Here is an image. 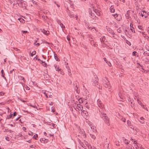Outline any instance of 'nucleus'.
Wrapping results in <instances>:
<instances>
[{
	"instance_id": "37",
	"label": "nucleus",
	"mask_w": 149,
	"mask_h": 149,
	"mask_svg": "<svg viewBox=\"0 0 149 149\" xmlns=\"http://www.w3.org/2000/svg\"><path fill=\"white\" fill-rule=\"evenodd\" d=\"M79 102L80 103H82L83 102V101L82 99L81 98H80L78 100Z\"/></svg>"
},
{
	"instance_id": "53",
	"label": "nucleus",
	"mask_w": 149,
	"mask_h": 149,
	"mask_svg": "<svg viewBox=\"0 0 149 149\" xmlns=\"http://www.w3.org/2000/svg\"><path fill=\"white\" fill-rule=\"evenodd\" d=\"M97 104H99V103H101V101L99 100H98L97 101Z\"/></svg>"
},
{
	"instance_id": "4",
	"label": "nucleus",
	"mask_w": 149,
	"mask_h": 149,
	"mask_svg": "<svg viewBox=\"0 0 149 149\" xmlns=\"http://www.w3.org/2000/svg\"><path fill=\"white\" fill-rule=\"evenodd\" d=\"M127 124L128 126L132 129H134V127L133 126V125L132 123L129 120L127 121Z\"/></svg>"
},
{
	"instance_id": "61",
	"label": "nucleus",
	"mask_w": 149,
	"mask_h": 149,
	"mask_svg": "<svg viewBox=\"0 0 149 149\" xmlns=\"http://www.w3.org/2000/svg\"><path fill=\"white\" fill-rule=\"evenodd\" d=\"M119 0L121 1H122L123 3H124L125 2V0Z\"/></svg>"
},
{
	"instance_id": "26",
	"label": "nucleus",
	"mask_w": 149,
	"mask_h": 149,
	"mask_svg": "<svg viewBox=\"0 0 149 149\" xmlns=\"http://www.w3.org/2000/svg\"><path fill=\"white\" fill-rule=\"evenodd\" d=\"M137 101L138 103H139V105H141V106H142L143 105V104L141 102V101H140L139 100V99H137Z\"/></svg>"
},
{
	"instance_id": "18",
	"label": "nucleus",
	"mask_w": 149,
	"mask_h": 149,
	"mask_svg": "<svg viewBox=\"0 0 149 149\" xmlns=\"http://www.w3.org/2000/svg\"><path fill=\"white\" fill-rule=\"evenodd\" d=\"M143 54L145 56H149V52H144Z\"/></svg>"
},
{
	"instance_id": "15",
	"label": "nucleus",
	"mask_w": 149,
	"mask_h": 149,
	"mask_svg": "<svg viewBox=\"0 0 149 149\" xmlns=\"http://www.w3.org/2000/svg\"><path fill=\"white\" fill-rule=\"evenodd\" d=\"M98 106L100 108V109L104 108V105L101 103H99L98 104Z\"/></svg>"
},
{
	"instance_id": "10",
	"label": "nucleus",
	"mask_w": 149,
	"mask_h": 149,
	"mask_svg": "<svg viewBox=\"0 0 149 149\" xmlns=\"http://www.w3.org/2000/svg\"><path fill=\"white\" fill-rule=\"evenodd\" d=\"M89 40L91 41V43L92 45H93L95 47H97V45L96 44H95V42H94V41L93 40H91L90 39H89Z\"/></svg>"
},
{
	"instance_id": "2",
	"label": "nucleus",
	"mask_w": 149,
	"mask_h": 149,
	"mask_svg": "<svg viewBox=\"0 0 149 149\" xmlns=\"http://www.w3.org/2000/svg\"><path fill=\"white\" fill-rule=\"evenodd\" d=\"M99 112L100 113V116L101 118H102V115H105V113H104L105 111V109L104 108L100 109H99Z\"/></svg>"
},
{
	"instance_id": "32",
	"label": "nucleus",
	"mask_w": 149,
	"mask_h": 149,
	"mask_svg": "<svg viewBox=\"0 0 149 149\" xmlns=\"http://www.w3.org/2000/svg\"><path fill=\"white\" fill-rule=\"evenodd\" d=\"M137 52L135 51H134L132 52V55L134 56H136L137 55Z\"/></svg>"
},
{
	"instance_id": "24",
	"label": "nucleus",
	"mask_w": 149,
	"mask_h": 149,
	"mask_svg": "<svg viewBox=\"0 0 149 149\" xmlns=\"http://www.w3.org/2000/svg\"><path fill=\"white\" fill-rule=\"evenodd\" d=\"M110 10L111 12L114 13L115 11V9L113 8L112 6H111L110 8Z\"/></svg>"
},
{
	"instance_id": "14",
	"label": "nucleus",
	"mask_w": 149,
	"mask_h": 149,
	"mask_svg": "<svg viewBox=\"0 0 149 149\" xmlns=\"http://www.w3.org/2000/svg\"><path fill=\"white\" fill-rule=\"evenodd\" d=\"M142 12L143 13V14L144 15V17H145V18H146L147 17H148L147 12H146L144 11H142Z\"/></svg>"
},
{
	"instance_id": "51",
	"label": "nucleus",
	"mask_w": 149,
	"mask_h": 149,
	"mask_svg": "<svg viewBox=\"0 0 149 149\" xmlns=\"http://www.w3.org/2000/svg\"><path fill=\"white\" fill-rule=\"evenodd\" d=\"M142 107L143 108L145 109H146L147 111H148V109L147 108H146L145 107L144 105H143Z\"/></svg>"
},
{
	"instance_id": "6",
	"label": "nucleus",
	"mask_w": 149,
	"mask_h": 149,
	"mask_svg": "<svg viewBox=\"0 0 149 149\" xmlns=\"http://www.w3.org/2000/svg\"><path fill=\"white\" fill-rule=\"evenodd\" d=\"M76 109H78L79 110H81V111L83 110V106H81V105L80 104H78L77 105V106L76 108Z\"/></svg>"
},
{
	"instance_id": "33",
	"label": "nucleus",
	"mask_w": 149,
	"mask_h": 149,
	"mask_svg": "<svg viewBox=\"0 0 149 149\" xmlns=\"http://www.w3.org/2000/svg\"><path fill=\"white\" fill-rule=\"evenodd\" d=\"M130 29L131 30L132 32H134V33L135 32V31H134V29L133 27H132L131 28H130Z\"/></svg>"
},
{
	"instance_id": "62",
	"label": "nucleus",
	"mask_w": 149,
	"mask_h": 149,
	"mask_svg": "<svg viewBox=\"0 0 149 149\" xmlns=\"http://www.w3.org/2000/svg\"><path fill=\"white\" fill-rule=\"evenodd\" d=\"M56 70L57 71H59L60 70V69H59L58 68H57V69L56 68Z\"/></svg>"
},
{
	"instance_id": "47",
	"label": "nucleus",
	"mask_w": 149,
	"mask_h": 149,
	"mask_svg": "<svg viewBox=\"0 0 149 149\" xmlns=\"http://www.w3.org/2000/svg\"><path fill=\"white\" fill-rule=\"evenodd\" d=\"M68 74L69 76H70L72 75L71 72L69 70L68 71Z\"/></svg>"
},
{
	"instance_id": "60",
	"label": "nucleus",
	"mask_w": 149,
	"mask_h": 149,
	"mask_svg": "<svg viewBox=\"0 0 149 149\" xmlns=\"http://www.w3.org/2000/svg\"><path fill=\"white\" fill-rule=\"evenodd\" d=\"M136 143H136V141H134V144H135V145L136 144Z\"/></svg>"
},
{
	"instance_id": "3",
	"label": "nucleus",
	"mask_w": 149,
	"mask_h": 149,
	"mask_svg": "<svg viewBox=\"0 0 149 149\" xmlns=\"http://www.w3.org/2000/svg\"><path fill=\"white\" fill-rule=\"evenodd\" d=\"M134 146L136 149H144L142 147L141 145L139 143H136V144L134 145Z\"/></svg>"
},
{
	"instance_id": "22",
	"label": "nucleus",
	"mask_w": 149,
	"mask_h": 149,
	"mask_svg": "<svg viewBox=\"0 0 149 149\" xmlns=\"http://www.w3.org/2000/svg\"><path fill=\"white\" fill-rule=\"evenodd\" d=\"M103 118H102L104 120V121L105 119H107V118H108L107 116H106V114L105 113V115H102Z\"/></svg>"
},
{
	"instance_id": "49",
	"label": "nucleus",
	"mask_w": 149,
	"mask_h": 149,
	"mask_svg": "<svg viewBox=\"0 0 149 149\" xmlns=\"http://www.w3.org/2000/svg\"><path fill=\"white\" fill-rule=\"evenodd\" d=\"M107 63H107L108 64L109 66H111V63L109 62V61L107 62Z\"/></svg>"
},
{
	"instance_id": "43",
	"label": "nucleus",
	"mask_w": 149,
	"mask_h": 149,
	"mask_svg": "<svg viewBox=\"0 0 149 149\" xmlns=\"http://www.w3.org/2000/svg\"><path fill=\"white\" fill-rule=\"evenodd\" d=\"M126 43L129 45L130 46L131 45V43L129 41H127L126 42Z\"/></svg>"
},
{
	"instance_id": "36",
	"label": "nucleus",
	"mask_w": 149,
	"mask_h": 149,
	"mask_svg": "<svg viewBox=\"0 0 149 149\" xmlns=\"http://www.w3.org/2000/svg\"><path fill=\"white\" fill-rule=\"evenodd\" d=\"M20 79H21L22 80H23V81L24 82H26V80H25L24 79V77H21Z\"/></svg>"
},
{
	"instance_id": "64",
	"label": "nucleus",
	"mask_w": 149,
	"mask_h": 149,
	"mask_svg": "<svg viewBox=\"0 0 149 149\" xmlns=\"http://www.w3.org/2000/svg\"><path fill=\"white\" fill-rule=\"evenodd\" d=\"M141 16L142 17H143V16H144V15L143 14V13H141Z\"/></svg>"
},
{
	"instance_id": "39",
	"label": "nucleus",
	"mask_w": 149,
	"mask_h": 149,
	"mask_svg": "<svg viewBox=\"0 0 149 149\" xmlns=\"http://www.w3.org/2000/svg\"><path fill=\"white\" fill-rule=\"evenodd\" d=\"M52 111L53 112H54L55 111V110L54 108V107H52Z\"/></svg>"
},
{
	"instance_id": "57",
	"label": "nucleus",
	"mask_w": 149,
	"mask_h": 149,
	"mask_svg": "<svg viewBox=\"0 0 149 149\" xmlns=\"http://www.w3.org/2000/svg\"><path fill=\"white\" fill-rule=\"evenodd\" d=\"M17 114V113L16 112H15L14 113H13V116H15Z\"/></svg>"
},
{
	"instance_id": "23",
	"label": "nucleus",
	"mask_w": 149,
	"mask_h": 149,
	"mask_svg": "<svg viewBox=\"0 0 149 149\" xmlns=\"http://www.w3.org/2000/svg\"><path fill=\"white\" fill-rule=\"evenodd\" d=\"M18 20H19V22L22 23H23L24 22V20L22 18H19L18 19Z\"/></svg>"
},
{
	"instance_id": "13",
	"label": "nucleus",
	"mask_w": 149,
	"mask_h": 149,
	"mask_svg": "<svg viewBox=\"0 0 149 149\" xmlns=\"http://www.w3.org/2000/svg\"><path fill=\"white\" fill-rule=\"evenodd\" d=\"M93 12L95 13L98 16L100 15V14L98 11L97 10V9H94L93 11Z\"/></svg>"
},
{
	"instance_id": "40",
	"label": "nucleus",
	"mask_w": 149,
	"mask_h": 149,
	"mask_svg": "<svg viewBox=\"0 0 149 149\" xmlns=\"http://www.w3.org/2000/svg\"><path fill=\"white\" fill-rule=\"evenodd\" d=\"M90 135L91 136V137L92 138H93V139H95V136H94V135H93L92 136L91 134H90Z\"/></svg>"
},
{
	"instance_id": "56",
	"label": "nucleus",
	"mask_w": 149,
	"mask_h": 149,
	"mask_svg": "<svg viewBox=\"0 0 149 149\" xmlns=\"http://www.w3.org/2000/svg\"><path fill=\"white\" fill-rule=\"evenodd\" d=\"M82 112H83V113H84L85 114H86V113H87V112L86 111H83Z\"/></svg>"
},
{
	"instance_id": "58",
	"label": "nucleus",
	"mask_w": 149,
	"mask_h": 149,
	"mask_svg": "<svg viewBox=\"0 0 149 149\" xmlns=\"http://www.w3.org/2000/svg\"><path fill=\"white\" fill-rule=\"evenodd\" d=\"M14 70V69H13L12 70H11L10 71V74H12L13 73Z\"/></svg>"
},
{
	"instance_id": "28",
	"label": "nucleus",
	"mask_w": 149,
	"mask_h": 149,
	"mask_svg": "<svg viewBox=\"0 0 149 149\" xmlns=\"http://www.w3.org/2000/svg\"><path fill=\"white\" fill-rule=\"evenodd\" d=\"M119 97L122 99H123L124 98V96L123 95H121L120 93L118 94Z\"/></svg>"
},
{
	"instance_id": "41",
	"label": "nucleus",
	"mask_w": 149,
	"mask_h": 149,
	"mask_svg": "<svg viewBox=\"0 0 149 149\" xmlns=\"http://www.w3.org/2000/svg\"><path fill=\"white\" fill-rule=\"evenodd\" d=\"M95 86L97 87L98 88H99L100 86L99 85H98V83L97 84V83H96V84H95Z\"/></svg>"
},
{
	"instance_id": "27",
	"label": "nucleus",
	"mask_w": 149,
	"mask_h": 149,
	"mask_svg": "<svg viewBox=\"0 0 149 149\" xmlns=\"http://www.w3.org/2000/svg\"><path fill=\"white\" fill-rule=\"evenodd\" d=\"M1 72L2 73V77L4 78H6L5 77H4V75H5V73L3 71V70H1Z\"/></svg>"
},
{
	"instance_id": "19",
	"label": "nucleus",
	"mask_w": 149,
	"mask_h": 149,
	"mask_svg": "<svg viewBox=\"0 0 149 149\" xmlns=\"http://www.w3.org/2000/svg\"><path fill=\"white\" fill-rule=\"evenodd\" d=\"M123 140L124 141V143L125 144H129V142H128V141H127V139H125V138H124V137L123 138Z\"/></svg>"
},
{
	"instance_id": "9",
	"label": "nucleus",
	"mask_w": 149,
	"mask_h": 149,
	"mask_svg": "<svg viewBox=\"0 0 149 149\" xmlns=\"http://www.w3.org/2000/svg\"><path fill=\"white\" fill-rule=\"evenodd\" d=\"M94 12H92V11H91V12H90V15L92 16V18H93V19H94L95 18H96V16L95 15V14L94 13ZM96 18H95V19H96Z\"/></svg>"
},
{
	"instance_id": "11",
	"label": "nucleus",
	"mask_w": 149,
	"mask_h": 149,
	"mask_svg": "<svg viewBox=\"0 0 149 149\" xmlns=\"http://www.w3.org/2000/svg\"><path fill=\"white\" fill-rule=\"evenodd\" d=\"M91 128L93 132H96L97 131V130L96 129V128L94 126H92L91 127Z\"/></svg>"
},
{
	"instance_id": "55",
	"label": "nucleus",
	"mask_w": 149,
	"mask_h": 149,
	"mask_svg": "<svg viewBox=\"0 0 149 149\" xmlns=\"http://www.w3.org/2000/svg\"><path fill=\"white\" fill-rule=\"evenodd\" d=\"M22 32H23V33H27L28 32L27 31H22Z\"/></svg>"
},
{
	"instance_id": "25",
	"label": "nucleus",
	"mask_w": 149,
	"mask_h": 149,
	"mask_svg": "<svg viewBox=\"0 0 149 149\" xmlns=\"http://www.w3.org/2000/svg\"><path fill=\"white\" fill-rule=\"evenodd\" d=\"M105 39V37L104 36H103V37H102L101 38L100 41L102 42H104Z\"/></svg>"
},
{
	"instance_id": "16",
	"label": "nucleus",
	"mask_w": 149,
	"mask_h": 149,
	"mask_svg": "<svg viewBox=\"0 0 149 149\" xmlns=\"http://www.w3.org/2000/svg\"><path fill=\"white\" fill-rule=\"evenodd\" d=\"M42 32L44 34L47 35L49 34V31H46L45 30H44L42 31Z\"/></svg>"
},
{
	"instance_id": "44",
	"label": "nucleus",
	"mask_w": 149,
	"mask_h": 149,
	"mask_svg": "<svg viewBox=\"0 0 149 149\" xmlns=\"http://www.w3.org/2000/svg\"><path fill=\"white\" fill-rule=\"evenodd\" d=\"M117 31L119 33H120L121 32V31L119 29H118L117 30Z\"/></svg>"
},
{
	"instance_id": "50",
	"label": "nucleus",
	"mask_w": 149,
	"mask_h": 149,
	"mask_svg": "<svg viewBox=\"0 0 149 149\" xmlns=\"http://www.w3.org/2000/svg\"><path fill=\"white\" fill-rule=\"evenodd\" d=\"M25 88H26V90H29V89H30V88H29V87L28 86H26L25 87Z\"/></svg>"
},
{
	"instance_id": "17",
	"label": "nucleus",
	"mask_w": 149,
	"mask_h": 149,
	"mask_svg": "<svg viewBox=\"0 0 149 149\" xmlns=\"http://www.w3.org/2000/svg\"><path fill=\"white\" fill-rule=\"evenodd\" d=\"M98 80V78L97 77H95L94 81H93V82L95 83V84H96L97 83V84L98 83L97 81Z\"/></svg>"
},
{
	"instance_id": "35",
	"label": "nucleus",
	"mask_w": 149,
	"mask_h": 149,
	"mask_svg": "<svg viewBox=\"0 0 149 149\" xmlns=\"http://www.w3.org/2000/svg\"><path fill=\"white\" fill-rule=\"evenodd\" d=\"M112 15L115 18H116V17L118 16V14H117L116 13L113 15Z\"/></svg>"
},
{
	"instance_id": "46",
	"label": "nucleus",
	"mask_w": 149,
	"mask_h": 149,
	"mask_svg": "<svg viewBox=\"0 0 149 149\" xmlns=\"http://www.w3.org/2000/svg\"><path fill=\"white\" fill-rule=\"evenodd\" d=\"M103 59H104V61H105L106 63H107V62H108V61H107V60L106 59V58H103Z\"/></svg>"
},
{
	"instance_id": "52",
	"label": "nucleus",
	"mask_w": 149,
	"mask_h": 149,
	"mask_svg": "<svg viewBox=\"0 0 149 149\" xmlns=\"http://www.w3.org/2000/svg\"><path fill=\"white\" fill-rule=\"evenodd\" d=\"M35 45H36L39 46L40 45V44L39 43H35Z\"/></svg>"
},
{
	"instance_id": "21",
	"label": "nucleus",
	"mask_w": 149,
	"mask_h": 149,
	"mask_svg": "<svg viewBox=\"0 0 149 149\" xmlns=\"http://www.w3.org/2000/svg\"><path fill=\"white\" fill-rule=\"evenodd\" d=\"M74 88L75 91H76V92L77 93H79L78 91L77 90V89L78 88L77 87V84H76V85H75V84H74Z\"/></svg>"
},
{
	"instance_id": "63",
	"label": "nucleus",
	"mask_w": 149,
	"mask_h": 149,
	"mask_svg": "<svg viewBox=\"0 0 149 149\" xmlns=\"http://www.w3.org/2000/svg\"><path fill=\"white\" fill-rule=\"evenodd\" d=\"M22 129L23 130H26V128L25 127H23Z\"/></svg>"
},
{
	"instance_id": "48",
	"label": "nucleus",
	"mask_w": 149,
	"mask_h": 149,
	"mask_svg": "<svg viewBox=\"0 0 149 149\" xmlns=\"http://www.w3.org/2000/svg\"><path fill=\"white\" fill-rule=\"evenodd\" d=\"M4 95V93L2 92H0V95Z\"/></svg>"
},
{
	"instance_id": "42",
	"label": "nucleus",
	"mask_w": 149,
	"mask_h": 149,
	"mask_svg": "<svg viewBox=\"0 0 149 149\" xmlns=\"http://www.w3.org/2000/svg\"><path fill=\"white\" fill-rule=\"evenodd\" d=\"M121 120L123 122H125V119L124 118H122Z\"/></svg>"
},
{
	"instance_id": "5",
	"label": "nucleus",
	"mask_w": 149,
	"mask_h": 149,
	"mask_svg": "<svg viewBox=\"0 0 149 149\" xmlns=\"http://www.w3.org/2000/svg\"><path fill=\"white\" fill-rule=\"evenodd\" d=\"M107 118V119L104 120V122L107 125L109 126L110 125L109 122V119L108 118Z\"/></svg>"
},
{
	"instance_id": "7",
	"label": "nucleus",
	"mask_w": 149,
	"mask_h": 149,
	"mask_svg": "<svg viewBox=\"0 0 149 149\" xmlns=\"http://www.w3.org/2000/svg\"><path fill=\"white\" fill-rule=\"evenodd\" d=\"M69 15L71 18H76V19H77V16L74 14H73L72 13H70Z\"/></svg>"
},
{
	"instance_id": "20",
	"label": "nucleus",
	"mask_w": 149,
	"mask_h": 149,
	"mask_svg": "<svg viewBox=\"0 0 149 149\" xmlns=\"http://www.w3.org/2000/svg\"><path fill=\"white\" fill-rule=\"evenodd\" d=\"M54 57L56 59V60L57 61H59V60L58 58L57 57V56L56 54H54Z\"/></svg>"
},
{
	"instance_id": "30",
	"label": "nucleus",
	"mask_w": 149,
	"mask_h": 149,
	"mask_svg": "<svg viewBox=\"0 0 149 149\" xmlns=\"http://www.w3.org/2000/svg\"><path fill=\"white\" fill-rule=\"evenodd\" d=\"M36 54V52L35 51H33L32 52V53L31 54V56H33V55H35Z\"/></svg>"
},
{
	"instance_id": "1",
	"label": "nucleus",
	"mask_w": 149,
	"mask_h": 149,
	"mask_svg": "<svg viewBox=\"0 0 149 149\" xmlns=\"http://www.w3.org/2000/svg\"><path fill=\"white\" fill-rule=\"evenodd\" d=\"M103 85L105 87L108 88L109 91H111V89L110 88V87L111 86L109 81L108 80L106 79V81H105L103 82Z\"/></svg>"
},
{
	"instance_id": "12",
	"label": "nucleus",
	"mask_w": 149,
	"mask_h": 149,
	"mask_svg": "<svg viewBox=\"0 0 149 149\" xmlns=\"http://www.w3.org/2000/svg\"><path fill=\"white\" fill-rule=\"evenodd\" d=\"M140 119L141 121H140V123L141 124H144L145 123L144 121V118L143 117H141L140 118Z\"/></svg>"
},
{
	"instance_id": "38",
	"label": "nucleus",
	"mask_w": 149,
	"mask_h": 149,
	"mask_svg": "<svg viewBox=\"0 0 149 149\" xmlns=\"http://www.w3.org/2000/svg\"><path fill=\"white\" fill-rule=\"evenodd\" d=\"M12 115L11 114L10 115H9L8 116V117H7V119H10V118L11 117H12Z\"/></svg>"
},
{
	"instance_id": "8",
	"label": "nucleus",
	"mask_w": 149,
	"mask_h": 149,
	"mask_svg": "<svg viewBox=\"0 0 149 149\" xmlns=\"http://www.w3.org/2000/svg\"><path fill=\"white\" fill-rule=\"evenodd\" d=\"M38 60L40 61V63H41L45 67H47V64L45 62H44L40 59H38Z\"/></svg>"
},
{
	"instance_id": "34",
	"label": "nucleus",
	"mask_w": 149,
	"mask_h": 149,
	"mask_svg": "<svg viewBox=\"0 0 149 149\" xmlns=\"http://www.w3.org/2000/svg\"><path fill=\"white\" fill-rule=\"evenodd\" d=\"M38 135L37 134H36L34 135L33 138H34L35 139H36V138L37 137H38Z\"/></svg>"
},
{
	"instance_id": "31",
	"label": "nucleus",
	"mask_w": 149,
	"mask_h": 149,
	"mask_svg": "<svg viewBox=\"0 0 149 149\" xmlns=\"http://www.w3.org/2000/svg\"><path fill=\"white\" fill-rule=\"evenodd\" d=\"M149 62V59L147 57L146 58V60L145 61V62L146 63H149L148 62Z\"/></svg>"
},
{
	"instance_id": "29",
	"label": "nucleus",
	"mask_w": 149,
	"mask_h": 149,
	"mask_svg": "<svg viewBox=\"0 0 149 149\" xmlns=\"http://www.w3.org/2000/svg\"><path fill=\"white\" fill-rule=\"evenodd\" d=\"M60 25L63 30V28H65V26L63 25L62 23H60Z\"/></svg>"
},
{
	"instance_id": "45",
	"label": "nucleus",
	"mask_w": 149,
	"mask_h": 149,
	"mask_svg": "<svg viewBox=\"0 0 149 149\" xmlns=\"http://www.w3.org/2000/svg\"><path fill=\"white\" fill-rule=\"evenodd\" d=\"M36 146L33 145H31L30 146V147L31 148H34Z\"/></svg>"
},
{
	"instance_id": "54",
	"label": "nucleus",
	"mask_w": 149,
	"mask_h": 149,
	"mask_svg": "<svg viewBox=\"0 0 149 149\" xmlns=\"http://www.w3.org/2000/svg\"><path fill=\"white\" fill-rule=\"evenodd\" d=\"M6 140L8 141H9V137H6Z\"/></svg>"
},
{
	"instance_id": "59",
	"label": "nucleus",
	"mask_w": 149,
	"mask_h": 149,
	"mask_svg": "<svg viewBox=\"0 0 149 149\" xmlns=\"http://www.w3.org/2000/svg\"><path fill=\"white\" fill-rule=\"evenodd\" d=\"M44 43L47 44L48 45L49 44V43L48 42H47L46 41H45Z\"/></svg>"
}]
</instances>
